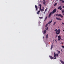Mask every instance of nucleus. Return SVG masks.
I'll list each match as a JSON object with an SVG mask.
<instances>
[{"instance_id": "f257e3e1", "label": "nucleus", "mask_w": 64, "mask_h": 64, "mask_svg": "<svg viewBox=\"0 0 64 64\" xmlns=\"http://www.w3.org/2000/svg\"><path fill=\"white\" fill-rule=\"evenodd\" d=\"M56 11H57V10L56 9H54L53 10L52 12H50L48 16V18H50L51 16V15L53 14H54V13H55L56 12Z\"/></svg>"}, {"instance_id": "f03ea898", "label": "nucleus", "mask_w": 64, "mask_h": 64, "mask_svg": "<svg viewBox=\"0 0 64 64\" xmlns=\"http://www.w3.org/2000/svg\"><path fill=\"white\" fill-rule=\"evenodd\" d=\"M54 57L55 58H54L53 57H52V56H49V57L52 60V59H56V54L55 52H54Z\"/></svg>"}, {"instance_id": "7ed1b4c3", "label": "nucleus", "mask_w": 64, "mask_h": 64, "mask_svg": "<svg viewBox=\"0 0 64 64\" xmlns=\"http://www.w3.org/2000/svg\"><path fill=\"white\" fill-rule=\"evenodd\" d=\"M56 34L57 35H58L60 34V30L58 29L56 32Z\"/></svg>"}, {"instance_id": "20e7f679", "label": "nucleus", "mask_w": 64, "mask_h": 64, "mask_svg": "<svg viewBox=\"0 0 64 64\" xmlns=\"http://www.w3.org/2000/svg\"><path fill=\"white\" fill-rule=\"evenodd\" d=\"M40 10L41 12H42L44 11V8L43 7L42 9H41V8H40Z\"/></svg>"}, {"instance_id": "39448f33", "label": "nucleus", "mask_w": 64, "mask_h": 64, "mask_svg": "<svg viewBox=\"0 0 64 64\" xmlns=\"http://www.w3.org/2000/svg\"><path fill=\"white\" fill-rule=\"evenodd\" d=\"M56 20H59V21H61L62 20L61 18H58L57 17H56Z\"/></svg>"}, {"instance_id": "423d86ee", "label": "nucleus", "mask_w": 64, "mask_h": 64, "mask_svg": "<svg viewBox=\"0 0 64 64\" xmlns=\"http://www.w3.org/2000/svg\"><path fill=\"white\" fill-rule=\"evenodd\" d=\"M35 8H36V11H37L38 10V7H37V6L36 5H35Z\"/></svg>"}, {"instance_id": "0eeeda50", "label": "nucleus", "mask_w": 64, "mask_h": 64, "mask_svg": "<svg viewBox=\"0 0 64 64\" xmlns=\"http://www.w3.org/2000/svg\"><path fill=\"white\" fill-rule=\"evenodd\" d=\"M62 13L63 15H64V10H62Z\"/></svg>"}, {"instance_id": "6e6552de", "label": "nucleus", "mask_w": 64, "mask_h": 64, "mask_svg": "<svg viewBox=\"0 0 64 64\" xmlns=\"http://www.w3.org/2000/svg\"><path fill=\"white\" fill-rule=\"evenodd\" d=\"M60 62H61V63H62V64H64V62H63V61H62L61 60H60Z\"/></svg>"}, {"instance_id": "1a4fd4ad", "label": "nucleus", "mask_w": 64, "mask_h": 64, "mask_svg": "<svg viewBox=\"0 0 64 64\" xmlns=\"http://www.w3.org/2000/svg\"><path fill=\"white\" fill-rule=\"evenodd\" d=\"M43 1H44L43 4L44 5H45V3H46V2H45V1L44 0H43Z\"/></svg>"}, {"instance_id": "9d476101", "label": "nucleus", "mask_w": 64, "mask_h": 64, "mask_svg": "<svg viewBox=\"0 0 64 64\" xmlns=\"http://www.w3.org/2000/svg\"><path fill=\"white\" fill-rule=\"evenodd\" d=\"M46 30H45L44 31V34H46Z\"/></svg>"}, {"instance_id": "9b49d317", "label": "nucleus", "mask_w": 64, "mask_h": 64, "mask_svg": "<svg viewBox=\"0 0 64 64\" xmlns=\"http://www.w3.org/2000/svg\"><path fill=\"white\" fill-rule=\"evenodd\" d=\"M53 45H52L51 46L50 48L51 50H52V48H53Z\"/></svg>"}, {"instance_id": "f8f14e48", "label": "nucleus", "mask_w": 64, "mask_h": 64, "mask_svg": "<svg viewBox=\"0 0 64 64\" xmlns=\"http://www.w3.org/2000/svg\"><path fill=\"white\" fill-rule=\"evenodd\" d=\"M39 6H40V8H41V6H42L41 5V4H39Z\"/></svg>"}, {"instance_id": "ddd939ff", "label": "nucleus", "mask_w": 64, "mask_h": 64, "mask_svg": "<svg viewBox=\"0 0 64 64\" xmlns=\"http://www.w3.org/2000/svg\"><path fill=\"white\" fill-rule=\"evenodd\" d=\"M40 10H38V12L37 14H39V13H40Z\"/></svg>"}, {"instance_id": "4468645a", "label": "nucleus", "mask_w": 64, "mask_h": 64, "mask_svg": "<svg viewBox=\"0 0 64 64\" xmlns=\"http://www.w3.org/2000/svg\"><path fill=\"white\" fill-rule=\"evenodd\" d=\"M52 22V20H51L50 22H49L48 23V24H50L51 22Z\"/></svg>"}, {"instance_id": "2eb2a0df", "label": "nucleus", "mask_w": 64, "mask_h": 64, "mask_svg": "<svg viewBox=\"0 0 64 64\" xmlns=\"http://www.w3.org/2000/svg\"><path fill=\"white\" fill-rule=\"evenodd\" d=\"M48 34H47L46 36V38H48Z\"/></svg>"}, {"instance_id": "dca6fc26", "label": "nucleus", "mask_w": 64, "mask_h": 64, "mask_svg": "<svg viewBox=\"0 0 64 64\" xmlns=\"http://www.w3.org/2000/svg\"><path fill=\"white\" fill-rule=\"evenodd\" d=\"M48 9V8H46V9L45 10V12H46L47 11V10Z\"/></svg>"}, {"instance_id": "f3484780", "label": "nucleus", "mask_w": 64, "mask_h": 64, "mask_svg": "<svg viewBox=\"0 0 64 64\" xmlns=\"http://www.w3.org/2000/svg\"><path fill=\"white\" fill-rule=\"evenodd\" d=\"M61 8V6H60L58 8V9H60V8Z\"/></svg>"}, {"instance_id": "a211bd4d", "label": "nucleus", "mask_w": 64, "mask_h": 64, "mask_svg": "<svg viewBox=\"0 0 64 64\" xmlns=\"http://www.w3.org/2000/svg\"><path fill=\"white\" fill-rule=\"evenodd\" d=\"M39 18H40V19H43V17H42L39 16Z\"/></svg>"}, {"instance_id": "6ab92c4d", "label": "nucleus", "mask_w": 64, "mask_h": 64, "mask_svg": "<svg viewBox=\"0 0 64 64\" xmlns=\"http://www.w3.org/2000/svg\"><path fill=\"white\" fill-rule=\"evenodd\" d=\"M58 38H61V36H58Z\"/></svg>"}, {"instance_id": "aec40b11", "label": "nucleus", "mask_w": 64, "mask_h": 64, "mask_svg": "<svg viewBox=\"0 0 64 64\" xmlns=\"http://www.w3.org/2000/svg\"><path fill=\"white\" fill-rule=\"evenodd\" d=\"M57 51L58 52V53H59L60 54V51L59 50H57Z\"/></svg>"}, {"instance_id": "412c9836", "label": "nucleus", "mask_w": 64, "mask_h": 64, "mask_svg": "<svg viewBox=\"0 0 64 64\" xmlns=\"http://www.w3.org/2000/svg\"><path fill=\"white\" fill-rule=\"evenodd\" d=\"M60 39H61V38H58V41H60Z\"/></svg>"}, {"instance_id": "4be33fe9", "label": "nucleus", "mask_w": 64, "mask_h": 64, "mask_svg": "<svg viewBox=\"0 0 64 64\" xmlns=\"http://www.w3.org/2000/svg\"><path fill=\"white\" fill-rule=\"evenodd\" d=\"M56 23V22H54V25H55V24Z\"/></svg>"}, {"instance_id": "5701e85b", "label": "nucleus", "mask_w": 64, "mask_h": 64, "mask_svg": "<svg viewBox=\"0 0 64 64\" xmlns=\"http://www.w3.org/2000/svg\"><path fill=\"white\" fill-rule=\"evenodd\" d=\"M56 57H58V54H56Z\"/></svg>"}, {"instance_id": "b1692460", "label": "nucleus", "mask_w": 64, "mask_h": 64, "mask_svg": "<svg viewBox=\"0 0 64 64\" xmlns=\"http://www.w3.org/2000/svg\"><path fill=\"white\" fill-rule=\"evenodd\" d=\"M48 24H46V27H47V26H48Z\"/></svg>"}, {"instance_id": "393cba45", "label": "nucleus", "mask_w": 64, "mask_h": 64, "mask_svg": "<svg viewBox=\"0 0 64 64\" xmlns=\"http://www.w3.org/2000/svg\"><path fill=\"white\" fill-rule=\"evenodd\" d=\"M57 3H56L55 4H54V6H56V5H57Z\"/></svg>"}, {"instance_id": "a878e982", "label": "nucleus", "mask_w": 64, "mask_h": 64, "mask_svg": "<svg viewBox=\"0 0 64 64\" xmlns=\"http://www.w3.org/2000/svg\"><path fill=\"white\" fill-rule=\"evenodd\" d=\"M61 14H58V16H60H60H61Z\"/></svg>"}, {"instance_id": "bb28decb", "label": "nucleus", "mask_w": 64, "mask_h": 64, "mask_svg": "<svg viewBox=\"0 0 64 64\" xmlns=\"http://www.w3.org/2000/svg\"><path fill=\"white\" fill-rule=\"evenodd\" d=\"M60 17H63V16L61 15V14L60 16Z\"/></svg>"}, {"instance_id": "cd10ccee", "label": "nucleus", "mask_w": 64, "mask_h": 64, "mask_svg": "<svg viewBox=\"0 0 64 64\" xmlns=\"http://www.w3.org/2000/svg\"><path fill=\"white\" fill-rule=\"evenodd\" d=\"M58 14H56V16H58Z\"/></svg>"}, {"instance_id": "c85d7f7f", "label": "nucleus", "mask_w": 64, "mask_h": 64, "mask_svg": "<svg viewBox=\"0 0 64 64\" xmlns=\"http://www.w3.org/2000/svg\"><path fill=\"white\" fill-rule=\"evenodd\" d=\"M60 10H61L62 9V8H60Z\"/></svg>"}, {"instance_id": "c756f323", "label": "nucleus", "mask_w": 64, "mask_h": 64, "mask_svg": "<svg viewBox=\"0 0 64 64\" xmlns=\"http://www.w3.org/2000/svg\"><path fill=\"white\" fill-rule=\"evenodd\" d=\"M47 17H46V18L44 20V21H45V20H46V19H47Z\"/></svg>"}, {"instance_id": "7c9ffc66", "label": "nucleus", "mask_w": 64, "mask_h": 64, "mask_svg": "<svg viewBox=\"0 0 64 64\" xmlns=\"http://www.w3.org/2000/svg\"><path fill=\"white\" fill-rule=\"evenodd\" d=\"M63 0H60V2H62V1H63Z\"/></svg>"}, {"instance_id": "2f4dec72", "label": "nucleus", "mask_w": 64, "mask_h": 64, "mask_svg": "<svg viewBox=\"0 0 64 64\" xmlns=\"http://www.w3.org/2000/svg\"><path fill=\"white\" fill-rule=\"evenodd\" d=\"M48 27H47V28L46 30H48Z\"/></svg>"}, {"instance_id": "473e14b6", "label": "nucleus", "mask_w": 64, "mask_h": 64, "mask_svg": "<svg viewBox=\"0 0 64 64\" xmlns=\"http://www.w3.org/2000/svg\"><path fill=\"white\" fill-rule=\"evenodd\" d=\"M57 37H58V35H56V36L55 38H56Z\"/></svg>"}, {"instance_id": "72a5a7b5", "label": "nucleus", "mask_w": 64, "mask_h": 64, "mask_svg": "<svg viewBox=\"0 0 64 64\" xmlns=\"http://www.w3.org/2000/svg\"><path fill=\"white\" fill-rule=\"evenodd\" d=\"M62 48H64V46H62Z\"/></svg>"}, {"instance_id": "f704fd0d", "label": "nucleus", "mask_w": 64, "mask_h": 64, "mask_svg": "<svg viewBox=\"0 0 64 64\" xmlns=\"http://www.w3.org/2000/svg\"><path fill=\"white\" fill-rule=\"evenodd\" d=\"M64 3V1L63 0L62 1V3Z\"/></svg>"}, {"instance_id": "c9c22d12", "label": "nucleus", "mask_w": 64, "mask_h": 64, "mask_svg": "<svg viewBox=\"0 0 64 64\" xmlns=\"http://www.w3.org/2000/svg\"><path fill=\"white\" fill-rule=\"evenodd\" d=\"M57 29H56V30H55V31H57Z\"/></svg>"}, {"instance_id": "e433bc0d", "label": "nucleus", "mask_w": 64, "mask_h": 64, "mask_svg": "<svg viewBox=\"0 0 64 64\" xmlns=\"http://www.w3.org/2000/svg\"><path fill=\"white\" fill-rule=\"evenodd\" d=\"M62 24H63L64 25V23L62 22Z\"/></svg>"}, {"instance_id": "4c0bfd02", "label": "nucleus", "mask_w": 64, "mask_h": 64, "mask_svg": "<svg viewBox=\"0 0 64 64\" xmlns=\"http://www.w3.org/2000/svg\"><path fill=\"white\" fill-rule=\"evenodd\" d=\"M55 41H56V42H57V40H55Z\"/></svg>"}, {"instance_id": "58836bf2", "label": "nucleus", "mask_w": 64, "mask_h": 64, "mask_svg": "<svg viewBox=\"0 0 64 64\" xmlns=\"http://www.w3.org/2000/svg\"><path fill=\"white\" fill-rule=\"evenodd\" d=\"M63 31L64 32V30H63Z\"/></svg>"}, {"instance_id": "ea45409f", "label": "nucleus", "mask_w": 64, "mask_h": 64, "mask_svg": "<svg viewBox=\"0 0 64 64\" xmlns=\"http://www.w3.org/2000/svg\"><path fill=\"white\" fill-rule=\"evenodd\" d=\"M63 8H64V6H63Z\"/></svg>"}, {"instance_id": "a19ab883", "label": "nucleus", "mask_w": 64, "mask_h": 64, "mask_svg": "<svg viewBox=\"0 0 64 64\" xmlns=\"http://www.w3.org/2000/svg\"><path fill=\"white\" fill-rule=\"evenodd\" d=\"M44 36H43V38H44Z\"/></svg>"}, {"instance_id": "79ce46f5", "label": "nucleus", "mask_w": 64, "mask_h": 64, "mask_svg": "<svg viewBox=\"0 0 64 64\" xmlns=\"http://www.w3.org/2000/svg\"><path fill=\"white\" fill-rule=\"evenodd\" d=\"M54 42H53V43H52V44H53V43H54Z\"/></svg>"}, {"instance_id": "37998d69", "label": "nucleus", "mask_w": 64, "mask_h": 64, "mask_svg": "<svg viewBox=\"0 0 64 64\" xmlns=\"http://www.w3.org/2000/svg\"><path fill=\"white\" fill-rule=\"evenodd\" d=\"M61 51H62V50H61Z\"/></svg>"}, {"instance_id": "c03bdc74", "label": "nucleus", "mask_w": 64, "mask_h": 64, "mask_svg": "<svg viewBox=\"0 0 64 64\" xmlns=\"http://www.w3.org/2000/svg\"><path fill=\"white\" fill-rule=\"evenodd\" d=\"M58 0H56V1H58Z\"/></svg>"}, {"instance_id": "a18cd8bd", "label": "nucleus", "mask_w": 64, "mask_h": 64, "mask_svg": "<svg viewBox=\"0 0 64 64\" xmlns=\"http://www.w3.org/2000/svg\"><path fill=\"white\" fill-rule=\"evenodd\" d=\"M58 12V11L57 12Z\"/></svg>"}]
</instances>
